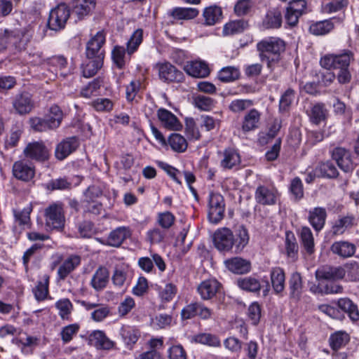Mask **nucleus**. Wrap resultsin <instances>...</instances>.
I'll use <instances>...</instances> for the list:
<instances>
[{"instance_id":"nucleus-1","label":"nucleus","mask_w":359,"mask_h":359,"mask_svg":"<svg viewBox=\"0 0 359 359\" xmlns=\"http://www.w3.org/2000/svg\"><path fill=\"white\" fill-rule=\"evenodd\" d=\"M249 236L246 229L239 226L236 231V238L228 228L217 229L213 235V243L219 251H229L235 245L236 251H241L248 244Z\"/></svg>"},{"instance_id":"nucleus-2","label":"nucleus","mask_w":359,"mask_h":359,"mask_svg":"<svg viewBox=\"0 0 359 359\" xmlns=\"http://www.w3.org/2000/svg\"><path fill=\"white\" fill-rule=\"evenodd\" d=\"M260 60L267 65V67L273 69L276 64L280 60V55L285 50V41L278 37H268L262 39L257 44Z\"/></svg>"},{"instance_id":"nucleus-3","label":"nucleus","mask_w":359,"mask_h":359,"mask_svg":"<svg viewBox=\"0 0 359 359\" xmlns=\"http://www.w3.org/2000/svg\"><path fill=\"white\" fill-rule=\"evenodd\" d=\"M355 57L353 51L344 50L338 54H326L320 58V64L326 69H343L349 68L354 62Z\"/></svg>"},{"instance_id":"nucleus-4","label":"nucleus","mask_w":359,"mask_h":359,"mask_svg":"<svg viewBox=\"0 0 359 359\" xmlns=\"http://www.w3.org/2000/svg\"><path fill=\"white\" fill-rule=\"evenodd\" d=\"M225 203L222 195L219 193H210L208 201V219L210 222L217 224L224 215Z\"/></svg>"},{"instance_id":"nucleus-5","label":"nucleus","mask_w":359,"mask_h":359,"mask_svg":"<svg viewBox=\"0 0 359 359\" xmlns=\"http://www.w3.org/2000/svg\"><path fill=\"white\" fill-rule=\"evenodd\" d=\"M70 15V11L65 4H60L50 12L48 25L52 30L63 29Z\"/></svg>"},{"instance_id":"nucleus-6","label":"nucleus","mask_w":359,"mask_h":359,"mask_svg":"<svg viewBox=\"0 0 359 359\" xmlns=\"http://www.w3.org/2000/svg\"><path fill=\"white\" fill-rule=\"evenodd\" d=\"M46 225L53 229H61L65 225V215L62 207L60 204L53 203L45 209Z\"/></svg>"},{"instance_id":"nucleus-7","label":"nucleus","mask_w":359,"mask_h":359,"mask_svg":"<svg viewBox=\"0 0 359 359\" xmlns=\"http://www.w3.org/2000/svg\"><path fill=\"white\" fill-rule=\"evenodd\" d=\"M222 289V284L215 278L205 279L197 286V292L203 300L212 299Z\"/></svg>"},{"instance_id":"nucleus-8","label":"nucleus","mask_w":359,"mask_h":359,"mask_svg":"<svg viewBox=\"0 0 359 359\" xmlns=\"http://www.w3.org/2000/svg\"><path fill=\"white\" fill-rule=\"evenodd\" d=\"M10 32L11 43L19 50L26 48L33 36V30L29 26L21 29H14L10 30Z\"/></svg>"},{"instance_id":"nucleus-9","label":"nucleus","mask_w":359,"mask_h":359,"mask_svg":"<svg viewBox=\"0 0 359 359\" xmlns=\"http://www.w3.org/2000/svg\"><path fill=\"white\" fill-rule=\"evenodd\" d=\"M159 78L165 82L180 83L184 80V74L170 62L157 65Z\"/></svg>"},{"instance_id":"nucleus-10","label":"nucleus","mask_w":359,"mask_h":359,"mask_svg":"<svg viewBox=\"0 0 359 359\" xmlns=\"http://www.w3.org/2000/svg\"><path fill=\"white\" fill-rule=\"evenodd\" d=\"M25 156L37 161H44L48 159L49 151L41 142L29 143L23 150Z\"/></svg>"},{"instance_id":"nucleus-11","label":"nucleus","mask_w":359,"mask_h":359,"mask_svg":"<svg viewBox=\"0 0 359 359\" xmlns=\"http://www.w3.org/2000/svg\"><path fill=\"white\" fill-rule=\"evenodd\" d=\"M332 156L344 172H350L353 170V163L348 150L343 147H337L332 151Z\"/></svg>"},{"instance_id":"nucleus-12","label":"nucleus","mask_w":359,"mask_h":359,"mask_svg":"<svg viewBox=\"0 0 359 359\" xmlns=\"http://www.w3.org/2000/svg\"><path fill=\"white\" fill-rule=\"evenodd\" d=\"M211 315V310L200 302L191 303L182 311V317L184 319H190L196 316L202 319H208Z\"/></svg>"},{"instance_id":"nucleus-13","label":"nucleus","mask_w":359,"mask_h":359,"mask_svg":"<svg viewBox=\"0 0 359 359\" xmlns=\"http://www.w3.org/2000/svg\"><path fill=\"white\" fill-rule=\"evenodd\" d=\"M12 104L15 111L20 115H25L30 113L34 107V102L32 99V95L28 93L17 95Z\"/></svg>"},{"instance_id":"nucleus-14","label":"nucleus","mask_w":359,"mask_h":359,"mask_svg":"<svg viewBox=\"0 0 359 359\" xmlns=\"http://www.w3.org/2000/svg\"><path fill=\"white\" fill-rule=\"evenodd\" d=\"M157 117L161 125L170 130H180L182 125L177 116L171 111L164 108H160L157 111Z\"/></svg>"},{"instance_id":"nucleus-15","label":"nucleus","mask_w":359,"mask_h":359,"mask_svg":"<svg viewBox=\"0 0 359 359\" xmlns=\"http://www.w3.org/2000/svg\"><path fill=\"white\" fill-rule=\"evenodd\" d=\"M278 191L273 187L259 186L255 191L257 202L263 205H271L276 203Z\"/></svg>"},{"instance_id":"nucleus-16","label":"nucleus","mask_w":359,"mask_h":359,"mask_svg":"<svg viewBox=\"0 0 359 359\" xmlns=\"http://www.w3.org/2000/svg\"><path fill=\"white\" fill-rule=\"evenodd\" d=\"M89 341L97 349L110 351L116 348V343L102 330H95L89 335Z\"/></svg>"},{"instance_id":"nucleus-17","label":"nucleus","mask_w":359,"mask_h":359,"mask_svg":"<svg viewBox=\"0 0 359 359\" xmlns=\"http://www.w3.org/2000/svg\"><path fill=\"white\" fill-rule=\"evenodd\" d=\"M78 146V141L74 137H68L65 140H63L57 145L55 148V157L58 160L62 161L72 153H73L76 149Z\"/></svg>"},{"instance_id":"nucleus-18","label":"nucleus","mask_w":359,"mask_h":359,"mask_svg":"<svg viewBox=\"0 0 359 359\" xmlns=\"http://www.w3.org/2000/svg\"><path fill=\"white\" fill-rule=\"evenodd\" d=\"M34 168L24 161H18L13 165V174L18 180L28 182L34 176Z\"/></svg>"},{"instance_id":"nucleus-19","label":"nucleus","mask_w":359,"mask_h":359,"mask_svg":"<svg viewBox=\"0 0 359 359\" xmlns=\"http://www.w3.org/2000/svg\"><path fill=\"white\" fill-rule=\"evenodd\" d=\"M202 16L203 24L206 26H213L220 22L223 18L222 8L217 5H211L205 7Z\"/></svg>"},{"instance_id":"nucleus-20","label":"nucleus","mask_w":359,"mask_h":359,"mask_svg":"<svg viewBox=\"0 0 359 359\" xmlns=\"http://www.w3.org/2000/svg\"><path fill=\"white\" fill-rule=\"evenodd\" d=\"M105 42V35L102 31L97 32V34L92 37L86 45V55L88 58H94L100 55V50L102 45Z\"/></svg>"},{"instance_id":"nucleus-21","label":"nucleus","mask_w":359,"mask_h":359,"mask_svg":"<svg viewBox=\"0 0 359 359\" xmlns=\"http://www.w3.org/2000/svg\"><path fill=\"white\" fill-rule=\"evenodd\" d=\"M346 275L343 267L324 266L316 272L318 280H337L341 279Z\"/></svg>"},{"instance_id":"nucleus-22","label":"nucleus","mask_w":359,"mask_h":359,"mask_svg":"<svg viewBox=\"0 0 359 359\" xmlns=\"http://www.w3.org/2000/svg\"><path fill=\"white\" fill-rule=\"evenodd\" d=\"M109 273L104 266H100L93 274L90 285L96 291H101L107 287L109 282Z\"/></svg>"},{"instance_id":"nucleus-23","label":"nucleus","mask_w":359,"mask_h":359,"mask_svg":"<svg viewBox=\"0 0 359 359\" xmlns=\"http://www.w3.org/2000/svg\"><path fill=\"white\" fill-rule=\"evenodd\" d=\"M226 267L232 273L237 274H243L250 271V262L241 258L233 257L224 261Z\"/></svg>"},{"instance_id":"nucleus-24","label":"nucleus","mask_w":359,"mask_h":359,"mask_svg":"<svg viewBox=\"0 0 359 359\" xmlns=\"http://www.w3.org/2000/svg\"><path fill=\"white\" fill-rule=\"evenodd\" d=\"M261 118V113L256 109H250L243 117L242 130L248 133L258 128Z\"/></svg>"},{"instance_id":"nucleus-25","label":"nucleus","mask_w":359,"mask_h":359,"mask_svg":"<svg viewBox=\"0 0 359 359\" xmlns=\"http://www.w3.org/2000/svg\"><path fill=\"white\" fill-rule=\"evenodd\" d=\"M184 71L190 76L196 78H203L209 75L208 65L201 61H192L184 66Z\"/></svg>"},{"instance_id":"nucleus-26","label":"nucleus","mask_w":359,"mask_h":359,"mask_svg":"<svg viewBox=\"0 0 359 359\" xmlns=\"http://www.w3.org/2000/svg\"><path fill=\"white\" fill-rule=\"evenodd\" d=\"M81 263V258L72 255L65 259L57 270V275L60 280L65 279Z\"/></svg>"},{"instance_id":"nucleus-27","label":"nucleus","mask_w":359,"mask_h":359,"mask_svg":"<svg viewBox=\"0 0 359 359\" xmlns=\"http://www.w3.org/2000/svg\"><path fill=\"white\" fill-rule=\"evenodd\" d=\"M333 254L344 258L353 256L355 252V245L347 241L334 242L330 248Z\"/></svg>"},{"instance_id":"nucleus-28","label":"nucleus","mask_w":359,"mask_h":359,"mask_svg":"<svg viewBox=\"0 0 359 359\" xmlns=\"http://www.w3.org/2000/svg\"><path fill=\"white\" fill-rule=\"evenodd\" d=\"M355 223V218L353 215H346L340 217L335 221L332 227V231L334 235H341L348 229L351 228Z\"/></svg>"},{"instance_id":"nucleus-29","label":"nucleus","mask_w":359,"mask_h":359,"mask_svg":"<svg viewBox=\"0 0 359 359\" xmlns=\"http://www.w3.org/2000/svg\"><path fill=\"white\" fill-rule=\"evenodd\" d=\"M130 236V231L129 228L126 226L118 227L109 233L107 238V243L113 247H118Z\"/></svg>"},{"instance_id":"nucleus-30","label":"nucleus","mask_w":359,"mask_h":359,"mask_svg":"<svg viewBox=\"0 0 359 359\" xmlns=\"http://www.w3.org/2000/svg\"><path fill=\"white\" fill-rule=\"evenodd\" d=\"M327 213L323 208H315L309 212V220L316 231L323 229L325 222Z\"/></svg>"},{"instance_id":"nucleus-31","label":"nucleus","mask_w":359,"mask_h":359,"mask_svg":"<svg viewBox=\"0 0 359 359\" xmlns=\"http://www.w3.org/2000/svg\"><path fill=\"white\" fill-rule=\"evenodd\" d=\"M338 307L346 313L353 321L359 320L358 306L348 298H341L337 301Z\"/></svg>"},{"instance_id":"nucleus-32","label":"nucleus","mask_w":359,"mask_h":359,"mask_svg":"<svg viewBox=\"0 0 359 359\" xmlns=\"http://www.w3.org/2000/svg\"><path fill=\"white\" fill-rule=\"evenodd\" d=\"M285 273L280 267L273 268L271 271V281L276 294L280 293L285 288Z\"/></svg>"},{"instance_id":"nucleus-33","label":"nucleus","mask_w":359,"mask_h":359,"mask_svg":"<svg viewBox=\"0 0 359 359\" xmlns=\"http://www.w3.org/2000/svg\"><path fill=\"white\" fill-rule=\"evenodd\" d=\"M64 117V114L60 107L56 104L52 105L46 116L49 126L51 129L55 130L60 127Z\"/></svg>"},{"instance_id":"nucleus-34","label":"nucleus","mask_w":359,"mask_h":359,"mask_svg":"<svg viewBox=\"0 0 359 359\" xmlns=\"http://www.w3.org/2000/svg\"><path fill=\"white\" fill-rule=\"evenodd\" d=\"M248 27V23L244 20H232L226 23L222 33L224 36L234 35L244 32Z\"/></svg>"},{"instance_id":"nucleus-35","label":"nucleus","mask_w":359,"mask_h":359,"mask_svg":"<svg viewBox=\"0 0 359 359\" xmlns=\"http://www.w3.org/2000/svg\"><path fill=\"white\" fill-rule=\"evenodd\" d=\"M266 29H278L282 25V15L280 11L273 9L269 11L262 22Z\"/></svg>"},{"instance_id":"nucleus-36","label":"nucleus","mask_w":359,"mask_h":359,"mask_svg":"<svg viewBox=\"0 0 359 359\" xmlns=\"http://www.w3.org/2000/svg\"><path fill=\"white\" fill-rule=\"evenodd\" d=\"M50 276L45 274L42 279L37 282L36 285L33 288V292L36 299L39 302L45 300L48 295Z\"/></svg>"},{"instance_id":"nucleus-37","label":"nucleus","mask_w":359,"mask_h":359,"mask_svg":"<svg viewBox=\"0 0 359 359\" xmlns=\"http://www.w3.org/2000/svg\"><path fill=\"white\" fill-rule=\"evenodd\" d=\"M89 60L82 65V72L84 77L93 76L102 67V57L98 55L94 58H88Z\"/></svg>"},{"instance_id":"nucleus-38","label":"nucleus","mask_w":359,"mask_h":359,"mask_svg":"<svg viewBox=\"0 0 359 359\" xmlns=\"http://www.w3.org/2000/svg\"><path fill=\"white\" fill-rule=\"evenodd\" d=\"M241 158L238 152L233 149H225L224 158L221 161V166L224 169H231L239 165Z\"/></svg>"},{"instance_id":"nucleus-39","label":"nucleus","mask_w":359,"mask_h":359,"mask_svg":"<svg viewBox=\"0 0 359 359\" xmlns=\"http://www.w3.org/2000/svg\"><path fill=\"white\" fill-rule=\"evenodd\" d=\"M199 11L195 8H173L170 12V15L177 20H192L198 16Z\"/></svg>"},{"instance_id":"nucleus-40","label":"nucleus","mask_w":359,"mask_h":359,"mask_svg":"<svg viewBox=\"0 0 359 359\" xmlns=\"http://www.w3.org/2000/svg\"><path fill=\"white\" fill-rule=\"evenodd\" d=\"M349 336L344 331H337L332 334L329 339L330 346L332 350L337 351L349 341Z\"/></svg>"},{"instance_id":"nucleus-41","label":"nucleus","mask_w":359,"mask_h":359,"mask_svg":"<svg viewBox=\"0 0 359 359\" xmlns=\"http://www.w3.org/2000/svg\"><path fill=\"white\" fill-rule=\"evenodd\" d=\"M300 238L302 243L309 254L314 252V238L309 227L303 226L300 230Z\"/></svg>"},{"instance_id":"nucleus-42","label":"nucleus","mask_w":359,"mask_h":359,"mask_svg":"<svg viewBox=\"0 0 359 359\" xmlns=\"http://www.w3.org/2000/svg\"><path fill=\"white\" fill-rule=\"evenodd\" d=\"M121 335L127 346L135 344L140 336V332L130 326H123L121 330Z\"/></svg>"},{"instance_id":"nucleus-43","label":"nucleus","mask_w":359,"mask_h":359,"mask_svg":"<svg viewBox=\"0 0 359 359\" xmlns=\"http://www.w3.org/2000/svg\"><path fill=\"white\" fill-rule=\"evenodd\" d=\"M143 30L142 29H136L131 35L129 41L127 42L126 51L128 55L134 53L142 42Z\"/></svg>"},{"instance_id":"nucleus-44","label":"nucleus","mask_w":359,"mask_h":359,"mask_svg":"<svg viewBox=\"0 0 359 359\" xmlns=\"http://www.w3.org/2000/svg\"><path fill=\"white\" fill-rule=\"evenodd\" d=\"M193 341L196 343L213 347H219L221 346L219 339L216 335L210 333H202L196 334L194 337Z\"/></svg>"},{"instance_id":"nucleus-45","label":"nucleus","mask_w":359,"mask_h":359,"mask_svg":"<svg viewBox=\"0 0 359 359\" xmlns=\"http://www.w3.org/2000/svg\"><path fill=\"white\" fill-rule=\"evenodd\" d=\"M334 28V25L330 20H323L312 24L309 27V32L313 35H324L330 32Z\"/></svg>"},{"instance_id":"nucleus-46","label":"nucleus","mask_w":359,"mask_h":359,"mask_svg":"<svg viewBox=\"0 0 359 359\" xmlns=\"http://www.w3.org/2000/svg\"><path fill=\"white\" fill-rule=\"evenodd\" d=\"M237 283L240 288L252 292H258L261 288L260 282L252 277L240 278L238 280Z\"/></svg>"},{"instance_id":"nucleus-47","label":"nucleus","mask_w":359,"mask_h":359,"mask_svg":"<svg viewBox=\"0 0 359 359\" xmlns=\"http://www.w3.org/2000/svg\"><path fill=\"white\" fill-rule=\"evenodd\" d=\"M316 171L322 177L334 178L339 175L338 170L334 165L330 161L321 163L316 168Z\"/></svg>"},{"instance_id":"nucleus-48","label":"nucleus","mask_w":359,"mask_h":359,"mask_svg":"<svg viewBox=\"0 0 359 359\" xmlns=\"http://www.w3.org/2000/svg\"><path fill=\"white\" fill-rule=\"evenodd\" d=\"M168 144L172 149L177 152H183L187 148L185 138L180 134L172 133L168 137Z\"/></svg>"},{"instance_id":"nucleus-49","label":"nucleus","mask_w":359,"mask_h":359,"mask_svg":"<svg viewBox=\"0 0 359 359\" xmlns=\"http://www.w3.org/2000/svg\"><path fill=\"white\" fill-rule=\"evenodd\" d=\"M22 133L23 128L21 126H13L5 140V147L8 149L17 146Z\"/></svg>"},{"instance_id":"nucleus-50","label":"nucleus","mask_w":359,"mask_h":359,"mask_svg":"<svg viewBox=\"0 0 359 359\" xmlns=\"http://www.w3.org/2000/svg\"><path fill=\"white\" fill-rule=\"evenodd\" d=\"M239 70L233 67L222 68L218 73V79L223 82H231L239 78Z\"/></svg>"},{"instance_id":"nucleus-51","label":"nucleus","mask_w":359,"mask_h":359,"mask_svg":"<svg viewBox=\"0 0 359 359\" xmlns=\"http://www.w3.org/2000/svg\"><path fill=\"white\" fill-rule=\"evenodd\" d=\"M326 112L327 111L323 104H315L309 114L311 121L316 125H318L326 118Z\"/></svg>"},{"instance_id":"nucleus-52","label":"nucleus","mask_w":359,"mask_h":359,"mask_svg":"<svg viewBox=\"0 0 359 359\" xmlns=\"http://www.w3.org/2000/svg\"><path fill=\"white\" fill-rule=\"evenodd\" d=\"M177 292V286L171 283H167L159 290V297L163 302L172 301Z\"/></svg>"},{"instance_id":"nucleus-53","label":"nucleus","mask_w":359,"mask_h":359,"mask_svg":"<svg viewBox=\"0 0 359 359\" xmlns=\"http://www.w3.org/2000/svg\"><path fill=\"white\" fill-rule=\"evenodd\" d=\"M56 308L59 310V315L63 320H68L71 314L73 305L69 299H62L55 303Z\"/></svg>"},{"instance_id":"nucleus-54","label":"nucleus","mask_w":359,"mask_h":359,"mask_svg":"<svg viewBox=\"0 0 359 359\" xmlns=\"http://www.w3.org/2000/svg\"><path fill=\"white\" fill-rule=\"evenodd\" d=\"M29 123L31 128L36 132H46L53 130L49 126V123L46 118H41L38 116L31 117L29 119Z\"/></svg>"},{"instance_id":"nucleus-55","label":"nucleus","mask_w":359,"mask_h":359,"mask_svg":"<svg viewBox=\"0 0 359 359\" xmlns=\"http://www.w3.org/2000/svg\"><path fill=\"white\" fill-rule=\"evenodd\" d=\"M156 221L161 228L167 230L174 224L175 217L172 212L165 211L158 213Z\"/></svg>"},{"instance_id":"nucleus-56","label":"nucleus","mask_w":359,"mask_h":359,"mask_svg":"<svg viewBox=\"0 0 359 359\" xmlns=\"http://www.w3.org/2000/svg\"><path fill=\"white\" fill-rule=\"evenodd\" d=\"M32 211L31 205L27 206L23 210L18 211L14 210L15 221L20 226L28 225L30 221V213Z\"/></svg>"},{"instance_id":"nucleus-57","label":"nucleus","mask_w":359,"mask_h":359,"mask_svg":"<svg viewBox=\"0 0 359 359\" xmlns=\"http://www.w3.org/2000/svg\"><path fill=\"white\" fill-rule=\"evenodd\" d=\"M90 106L97 111L109 112L112 110L114 104L112 101L108 98H97L91 102Z\"/></svg>"},{"instance_id":"nucleus-58","label":"nucleus","mask_w":359,"mask_h":359,"mask_svg":"<svg viewBox=\"0 0 359 359\" xmlns=\"http://www.w3.org/2000/svg\"><path fill=\"white\" fill-rule=\"evenodd\" d=\"M126 50L123 46H116L112 50V59L116 67L123 69L126 65Z\"/></svg>"},{"instance_id":"nucleus-59","label":"nucleus","mask_w":359,"mask_h":359,"mask_svg":"<svg viewBox=\"0 0 359 359\" xmlns=\"http://www.w3.org/2000/svg\"><path fill=\"white\" fill-rule=\"evenodd\" d=\"M79 330V325L76 323L71 324L64 327L60 332L61 339L64 344L69 343L72 340Z\"/></svg>"},{"instance_id":"nucleus-60","label":"nucleus","mask_w":359,"mask_h":359,"mask_svg":"<svg viewBox=\"0 0 359 359\" xmlns=\"http://www.w3.org/2000/svg\"><path fill=\"white\" fill-rule=\"evenodd\" d=\"M295 96V92L292 88H288L282 95L279 102V109L281 111H285L288 110L289 107L292 104Z\"/></svg>"},{"instance_id":"nucleus-61","label":"nucleus","mask_w":359,"mask_h":359,"mask_svg":"<svg viewBox=\"0 0 359 359\" xmlns=\"http://www.w3.org/2000/svg\"><path fill=\"white\" fill-rule=\"evenodd\" d=\"M290 294L293 297H298L302 287V277L299 273H292L290 281Z\"/></svg>"},{"instance_id":"nucleus-62","label":"nucleus","mask_w":359,"mask_h":359,"mask_svg":"<svg viewBox=\"0 0 359 359\" xmlns=\"http://www.w3.org/2000/svg\"><path fill=\"white\" fill-rule=\"evenodd\" d=\"M195 106L204 111L210 110L215 105V100L205 95H197L194 97Z\"/></svg>"},{"instance_id":"nucleus-63","label":"nucleus","mask_w":359,"mask_h":359,"mask_svg":"<svg viewBox=\"0 0 359 359\" xmlns=\"http://www.w3.org/2000/svg\"><path fill=\"white\" fill-rule=\"evenodd\" d=\"M253 105L250 100H234L229 104V109L233 113H241Z\"/></svg>"},{"instance_id":"nucleus-64","label":"nucleus","mask_w":359,"mask_h":359,"mask_svg":"<svg viewBox=\"0 0 359 359\" xmlns=\"http://www.w3.org/2000/svg\"><path fill=\"white\" fill-rule=\"evenodd\" d=\"M343 268L349 280L357 281L359 280V265L356 262L348 263Z\"/></svg>"}]
</instances>
